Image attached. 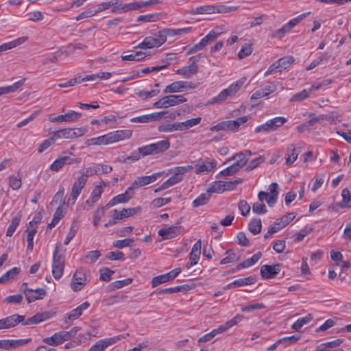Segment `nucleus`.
<instances>
[{
	"instance_id": "f257e3e1",
	"label": "nucleus",
	"mask_w": 351,
	"mask_h": 351,
	"mask_svg": "<svg viewBox=\"0 0 351 351\" xmlns=\"http://www.w3.org/2000/svg\"><path fill=\"white\" fill-rule=\"evenodd\" d=\"M90 270L85 268H80L75 271L73 276L71 287L74 291H80L90 281Z\"/></svg>"
},
{
	"instance_id": "f03ea898",
	"label": "nucleus",
	"mask_w": 351,
	"mask_h": 351,
	"mask_svg": "<svg viewBox=\"0 0 351 351\" xmlns=\"http://www.w3.org/2000/svg\"><path fill=\"white\" fill-rule=\"evenodd\" d=\"M64 256L59 253L56 246L53 254L52 274L56 280H59L63 274L64 268Z\"/></svg>"
},
{
	"instance_id": "7ed1b4c3",
	"label": "nucleus",
	"mask_w": 351,
	"mask_h": 351,
	"mask_svg": "<svg viewBox=\"0 0 351 351\" xmlns=\"http://www.w3.org/2000/svg\"><path fill=\"white\" fill-rule=\"evenodd\" d=\"M197 85L191 82L188 81H176L170 84L164 89L163 93H175L184 92L189 90L194 89Z\"/></svg>"
},
{
	"instance_id": "20e7f679",
	"label": "nucleus",
	"mask_w": 351,
	"mask_h": 351,
	"mask_svg": "<svg viewBox=\"0 0 351 351\" xmlns=\"http://www.w3.org/2000/svg\"><path fill=\"white\" fill-rule=\"evenodd\" d=\"M111 12L117 14L136 10L138 7V4L136 3H123V0H111Z\"/></svg>"
},
{
	"instance_id": "39448f33",
	"label": "nucleus",
	"mask_w": 351,
	"mask_h": 351,
	"mask_svg": "<svg viewBox=\"0 0 351 351\" xmlns=\"http://www.w3.org/2000/svg\"><path fill=\"white\" fill-rule=\"evenodd\" d=\"M132 131L129 130H117L109 132L105 134L106 144H111L120 141H123L126 138H129L132 136Z\"/></svg>"
},
{
	"instance_id": "423d86ee",
	"label": "nucleus",
	"mask_w": 351,
	"mask_h": 351,
	"mask_svg": "<svg viewBox=\"0 0 351 351\" xmlns=\"http://www.w3.org/2000/svg\"><path fill=\"white\" fill-rule=\"evenodd\" d=\"M165 43V38L161 36L158 33L157 38L152 36L145 37L142 43L134 47V49H151L153 47H158Z\"/></svg>"
},
{
	"instance_id": "0eeeda50",
	"label": "nucleus",
	"mask_w": 351,
	"mask_h": 351,
	"mask_svg": "<svg viewBox=\"0 0 351 351\" xmlns=\"http://www.w3.org/2000/svg\"><path fill=\"white\" fill-rule=\"evenodd\" d=\"M25 321V316L14 314L0 319V330L9 329L15 327Z\"/></svg>"
},
{
	"instance_id": "6e6552de",
	"label": "nucleus",
	"mask_w": 351,
	"mask_h": 351,
	"mask_svg": "<svg viewBox=\"0 0 351 351\" xmlns=\"http://www.w3.org/2000/svg\"><path fill=\"white\" fill-rule=\"evenodd\" d=\"M162 173L158 172L153 173L150 176L137 177L136 179L133 182L132 184L130 186V188H132V191H134L135 189L144 186L155 182L159 177H160Z\"/></svg>"
},
{
	"instance_id": "1a4fd4ad",
	"label": "nucleus",
	"mask_w": 351,
	"mask_h": 351,
	"mask_svg": "<svg viewBox=\"0 0 351 351\" xmlns=\"http://www.w3.org/2000/svg\"><path fill=\"white\" fill-rule=\"evenodd\" d=\"M121 340V336L100 339L92 346L88 351H104L106 348Z\"/></svg>"
},
{
	"instance_id": "9d476101",
	"label": "nucleus",
	"mask_w": 351,
	"mask_h": 351,
	"mask_svg": "<svg viewBox=\"0 0 351 351\" xmlns=\"http://www.w3.org/2000/svg\"><path fill=\"white\" fill-rule=\"evenodd\" d=\"M230 8L225 7L223 5L221 6H215V5H202L199 6L195 8L194 11V14H210L213 13H225L230 11Z\"/></svg>"
},
{
	"instance_id": "9b49d317",
	"label": "nucleus",
	"mask_w": 351,
	"mask_h": 351,
	"mask_svg": "<svg viewBox=\"0 0 351 351\" xmlns=\"http://www.w3.org/2000/svg\"><path fill=\"white\" fill-rule=\"evenodd\" d=\"M183 228L180 226H171L167 228H163L158 230V234L164 240H168L179 235Z\"/></svg>"
},
{
	"instance_id": "f8f14e48",
	"label": "nucleus",
	"mask_w": 351,
	"mask_h": 351,
	"mask_svg": "<svg viewBox=\"0 0 351 351\" xmlns=\"http://www.w3.org/2000/svg\"><path fill=\"white\" fill-rule=\"evenodd\" d=\"M134 195V191L132 188L129 186L125 193L119 194L113 197L109 202L106 204L107 208H110L112 206H115L119 203L128 202Z\"/></svg>"
},
{
	"instance_id": "ddd939ff",
	"label": "nucleus",
	"mask_w": 351,
	"mask_h": 351,
	"mask_svg": "<svg viewBox=\"0 0 351 351\" xmlns=\"http://www.w3.org/2000/svg\"><path fill=\"white\" fill-rule=\"evenodd\" d=\"M31 341V338L22 339H1L0 340V349H14L17 347L22 346L25 344L30 343Z\"/></svg>"
},
{
	"instance_id": "4468645a",
	"label": "nucleus",
	"mask_w": 351,
	"mask_h": 351,
	"mask_svg": "<svg viewBox=\"0 0 351 351\" xmlns=\"http://www.w3.org/2000/svg\"><path fill=\"white\" fill-rule=\"evenodd\" d=\"M281 268L282 265L280 264L264 265L261 268V275L265 279H271L280 272Z\"/></svg>"
},
{
	"instance_id": "2eb2a0df",
	"label": "nucleus",
	"mask_w": 351,
	"mask_h": 351,
	"mask_svg": "<svg viewBox=\"0 0 351 351\" xmlns=\"http://www.w3.org/2000/svg\"><path fill=\"white\" fill-rule=\"evenodd\" d=\"M141 210L140 207L123 208L122 210L119 212L117 210L114 209L110 211V216L112 218L117 219H122L131 216H133L138 213Z\"/></svg>"
},
{
	"instance_id": "dca6fc26",
	"label": "nucleus",
	"mask_w": 351,
	"mask_h": 351,
	"mask_svg": "<svg viewBox=\"0 0 351 351\" xmlns=\"http://www.w3.org/2000/svg\"><path fill=\"white\" fill-rule=\"evenodd\" d=\"M167 113V112L162 111L149 114L141 115L139 117H133L130 121L133 123H149L160 119L162 115Z\"/></svg>"
},
{
	"instance_id": "f3484780",
	"label": "nucleus",
	"mask_w": 351,
	"mask_h": 351,
	"mask_svg": "<svg viewBox=\"0 0 351 351\" xmlns=\"http://www.w3.org/2000/svg\"><path fill=\"white\" fill-rule=\"evenodd\" d=\"M54 313L45 311L43 313H38L34 316L28 318L25 322L23 323L24 325H33V324H39L43 321L47 320L49 318H51Z\"/></svg>"
},
{
	"instance_id": "a211bd4d",
	"label": "nucleus",
	"mask_w": 351,
	"mask_h": 351,
	"mask_svg": "<svg viewBox=\"0 0 351 351\" xmlns=\"http://www.w3.org/2000/svg\"><path fill=\"white\" fill-rule=\"evenodd\" d=\"M198 71V66L193 60L192 63L189 66H183L176 70V73L183 75L185 78H191L195 75Z\"/></svg>"
},
{
	"instance_id": "6ab92c4d",
	"label": "nucleus",
	"mask_w": 351,
	"mask_h": 351,
	"mask_svg": "<svg viewBox=\"0 0 351 351\" xmlns=\"http://www.w3.org/2000/svg\"><path fill=\"white\" fill-rule=\"evenodd\" d=\"M300 152V147L297 148L293 144L288 145L285 154L286 165H291L297 160Z\"/></svg>"
},
{
	"instance_id": "aec40b11",
	"label": "nucleus",
	"mask_w": 351,
	"mask_h": 351,
	"mask_svg": "<svg viewBox=\"0 0 351 351\" xmlns=\"http://www.w3.org/2000/svg\"><path fill=\"white\" fill-rule=\"evenodd\" d=\"M276 90L277 86L275 84H271L268 86H266L263 88L258 90L254 93L251 96V99H258L268 96L269 94L275 92Z\"/></svg>"
},
{
	"instance_id": "412c9836",
	"label": "nucleus",
	"mask_w": 351,
	"mask_h": 351,
	"mask_svg": "<svg viewBox=\"0 0 351 351\" xmlns=\"http://www.w3.org/2000/svg\"><path fill=\"white\" fill-rule=\"evenodd\" d=\"M47 295V291L45 289L37 288L36 289H32L29 293L26 294V300L28 303H32L37 300H42Z\"/></svg>"
},
{
	"instance_id": "4be33fe9",
	"label": "nucleus",
	"mask_w": 351,
	"mask_h": 351,
	"mask_svg": "<svg viewBox=\"0 0 351 351\" xmlns=\"http://www.w3.org/2000/svg\"><path fill=\"white\" fill-rule=\"evenodd\" d=\"M153 149L154 155L162 154L167 151L170 147V142L168 139L159 141L154 143H151Z\"/></svg>"
},
{
	"instance_id": "5701e85b",
	"label": "nucleus",
	"mask_w": 351,
	"mask_h": 351,
	"mask_svg": "<svg viewBox=\"0 0 351 351\" xmlns=\"http://www.w3.org/2000/svg\"><path fill=\"white\" fill-rule=\"evenodd\" d=\"M89 306L90 303L88 302H84L76 308L72 310L70 313L66 314L68 319L71 320L77 319L82 314V312L84 310H86Z\"/></svg>"
},
{
	"instance_id": "b1692460",
	"label": "nucleus",
	"mask_w": 351,
	"mask_h": 351,
	"mask_svg": "<svg viewBox=\"0 0 351 351\" xmlns=\"http://www.w3.org/2000/svg\"><path fill=\"white\" fill-rule=\"evenodd\" d=\"M165 98L166 101L165 104H167V108L174 106L186 101V99L184 96L180 95H170L168 96H165Z\"/></svg>"
},
{
	"instance_id": "393cba45",
	"label": "nucleus",
	"mask_w": 351,
	"mask_h": 351,
	"mask_svg": "<svg viewBox=\"0 0 351 351\" xmlns=\"http://www.w3.org/2000/svg\"><path fill=\"white\" fill-rule=\"evenodd\" d=\"M217 162L215 160H206L202 165H198L196 166L195 172L196 173H199L202 172L211 171L213 169L215 168Z\"/></svg>"
},
{
	"instance_id": "a878e982",
	"label": "nucleus",
	"mask_w": 351,
	"mask_h": 351,
	"mask_svg": "<svg viewBox=\"0 0 351 351\" xmlns=\"http://www.w3.org/2000/svg\"><path fill=\"white\" fill-rule=\"evenodd\" d=\"M262 254L261 252H258L256 254H254L251 258H247L243 261L242 263H239L237 266V269L238 270L242 269V268H247L250 266L254 265L255 263H256L258 260L261 258Z\"/></svg>"
},
{
	"instance_id": "bb28decb",
	"label": "nucleus",
	"mask_w": 351,
	"mask_h": 351,
	"mask_svg": "<svg viewBox=\"0 0 351 351\" xmlns=\"http://www.w3.org/2000/svg\"><path fill=\"white\" fill-rule=\"evenodd\" d=\"M287 121V119L283 117H276L269 119L267 122L269 125L270 132L276 130Z\"/></svg>"
},
{
	"instance_id": "cd10ccee",
	"label": "nucleus",
	"mask_w": 351,
	"mask_h": 351,
	"mask_svg": "<svg viewBox=\"0 0 351 351\" xmlns=\"http://www.w3.org/2000/svg\"><path fill=\"white\" fill-rule=\"evenodd\" d=\"M202 119L201 117L192 118L183 122H178L179 131L186 130L193 126L198 125Z\"/></svg>"
},
{
	"instance_id": "c85d7f7f",
	"label": "nucleus",
	"mask_w": 351,
	"mask_h": 351,
	"mask_svg": "<svg viewBox=\"0 0 351 351\" xmlns=\"http://www.w3.org/2000/svg\"><path fill=\"white\" fill-rule=\"evenodd\" d=\"M43 341L51 346H57L63 343L60 332L54 333L51 337L44 338Z\"/></svg>"
},
{
	"instance_id": "c756f323",
	"label": "nucleus",
	"mask_w": 351,
	"mask_h": 351,
	"mask_svg": "<svg viewBox=\"0 0 351 351\" xmlns=\"http://www.w3.org/2000/svg\"><path fill=\"white\" fill-rule=\"evenodd\" d=\"M293 61L294 60L292 56H287L280 58L274 63L276 64L278 71H281L282 70L287 69Z\"/></svg>"
},
{
	"instance_id": "7c9ffc66",
	"label": "nucleus",
	"mask_w": 351,
	"mask_h": 351,
	"mask_svg": "<svg viewBox=\"0 0 351 351\" xmlns=\"http://www.w3.org/2000/svg\"><path fill=\"white\" fill-rule=\"evenodd\" d=\"M53 138L57 141L58 139H72L71 128L61 129L52 132Z\"/></svg>"
},
{
	"instance_id": "2f4dec72",
	"label": "nucleus",
	"mask_w": 351,
	"mask_h": 351,
	"mask_svg": "<svg viewBox=\"0 0 351 351\" xmlns=\"http://www.w3.org/2000/svg\"><path fill=\"white\" fill-rule=\"evenodd\" d=\"M235 120L223 121L216 125L213 128L216 130H235L238 129Z\"/></svg>"
},
{
	"instance_id": "473e14b6",
	"label": "nucleus",
	"mask_w": 351,
	"mask_h": 351,
	"mask_svg": "<svg viewBox=\"0 0 351 351\" xmlns=\"http://www.w3.org/2000/svg\"><path fill=\"white\" fill-rule=\"evenodd\" d=\"M256 282V278L252 276H249L247 278H239L234 280L230 285H228V287L231 288L233 287H242L245 285H252Z\"/></svg>"
},
{
	"instance_id": "72a5a7b5",
	"label": "nucleus",
	"mask_w": 351,
	"mask_h": 351,
	"mask_svg": "<svg viewBox=\"0 0 351 351\" xmlns=\"http://www.w3.org/2000/svg\"><path fill=\"white\" fill-rule=\"evenodd\" d=\"M191 289V287L189 285H184L180 286H176L173 287L161 289L158 291L159 294H171L177 293L179 291H186Z\"/></svg>"
},
{
	"instance_id": "f704fd0d",
	"label": "nucleus",
	"mask_w": 351,
	"mask_h": 351,
	"mask_svg": "<svg viewBox=\"0 0 351 351\" xmlns=\"http://www.w3.org/2000/svg\"><path fill=\"white\" fill-rule=\"evenodd\" d=\"M308 14H310V12L300 14L297 17L290 20L284 25L289 32L294 27H295L301 21L305 19Z\"/></svg>"
},
{
	"instance_id": "c9c22d12",
	"label": "nucleus",
	"mask_w": 351,
	"mask_h": 351,
	"mask_svg": "<svg viewBox=\"0 0 351 351\" xmlns=\"http://www.w3.org/2000/svg\"><path fill=\"white\" fill-rule=\"evenodd\" d=\"M313 319L311 314H308L306 317L298 319L291 326V328L295 330H299L304 325L308 324Z\"/></svg>"
},
{
	"instance_id": "e433bc0d",
	"label": "nucleus",
	"mask_w": 351,
	"mask_h": 351,
	"mask_svg": "<svg viewBox=\"0 0 351 351\" xmlns=\"http://www.w3.org/2000/svg\"><path fill=\"white\" fill-rule=\"evenodd\" d=\"M210 198V193L208 191L204 193H202L200 195H199L193 202V206L194 207H199L200 206H203L207 204L208 200Z\"/></svg>"
},
{
	"instance_id": "4c0bfd02",
	"label": "nucleus",
	"mask_w": 351,
	"mask_h": 351,
	"mask_svg": "<svg viewBox=\"0 0 351 351\" xmlns=\"http://www.w3.org/2000/svg\"><path fill=\"white\" fill-rule=\"evenodd\" d=\"M37 232L36 228H29L27 227L25 230V233L27 234V250L32 251L34 247V237L36 233Z\"/></svg>"
},
{
	"instance_id": "58836bf2",
	"label": "nucleus",
	"mask_w": 351,
	"mask_h": 351,
	"mask_svg": "<svg viewBox=\"0 0 351 351\" xmlns=\"http://www.w3.org/2000/svg\"><path fill=\"white\" fill-rule=\"evenodd\" d=\"M21 215L19 213L17 215L14 217L12 219L11 223L9 225L7 231H6V236L7 237H11L12 236L13 233L16 230L17 226H19L20 221H21Z\"/></svg>"
},
{
	"instance_id": "ea45409f",
	"label": "nucleus",
	"mask_w": 351,
	"mask_h": 351,
	"mask_svg": "<svg viewBox=\"0 0 351 351\" xmlns=\"http://www.w3.org/2000/svg\"><path fill=\"white\" fill-rule=\"evenodd\" d=\"M100 171V165L93 164V165L86 168L82 172V175L88 180V178L94 175L99 174Z\"/></svg>"
},
{
	"instance_id": "a19ab883",
	"label": "nucleus",
	"mask_w": 351,
	"mask_h": 351,
	"mask_svg": "<svg viewBox=\"0 0 351 351\" xmlns=\"http://www.w3.org/2000/svg\"><path fill=\"white\" fill-rule=\"evenodd\" d=\"M226 254H227V256L221 260V265L234 263L239 259V256L234 252L233 250H228Z\"/></svg>"
},
{
	"instance_id": "79ce46f5",
	"label": "nucleus",
	"mask_w": 351,
	"mask_h": 351,
	"mask_svg": "<svg viewBox=\"0 0 351 351\" xmlns=\"http://www.w3.org/2000/svg\"><path fill=\"white\" fill-rule=\"evenodd\" d=\"M262 228L261 220L260 219H253L249 223V230L254 234H258L261 232Z\"/></svg>"
},
{
	"instance_id": "37998d69",
	"label": "nucleus",
	"mask_w": 351,
	"mask_h": 351,
	"mask_svg": "<svg viewBox=\"0 0 351 351\" xmlns=\"http://www.w3.org/2000/svg\"><path fill=\"white\" fill-rule=\"evenodd\" d=\"M243 85V81L238 80L232 83L231 85L228 86V88L224 90L227 92L228 97H232L239 92V90H240Z\"/></svg>"
},
{
	"instance_id": "c03bdc74",
	"label": "nucleus",
	"mask_w": 351,
	"mask_h": 351,
	"mask_svg": "<svg viewBox=\"0 0 351 351\" xmlns=\"http://www.w3.org/2000/svg\"><path fill=\"white\" fill-rule=\"evenodd\" d=\"M234 159H237V161L233 163L234 166L240 170L243 168L247 162V158H245V153L239 152L233 156Z\"/></svg>"
},
{
	"instance_id": "a18cd8bd",
	"label": "nucleus",
	"mask_w": 351,
	"mask_h": 351,
	"mask_svg": "<svg viewBox=\"0 0 351 351\" xmlns=\"http://www.w3.org/2000/svg\"><path fill=\"white\" fill-rule=\"evenodd\" d=\"M234 159H237V161L233 163L234 166L240 170L243 168L247 162V158H245V153L239 152L233 156Z\"/></svg>"
},
{
	"instance_id": "49530a36",
	"label": "nucleus",
	"mask_w": 351,
	"mask_h": 351,
	"mask_svg": "<svg viewBox=\"0 0 351 351\" xmlns=\"http://www.w3.org/2000/svg\"><path fill=\"white\" fill-rule=\"evenodd\" d=\"M20 269L18 267L11 269L0 277V283H5L9 281L10 279H12L14 276L18 275Z\"/></svg>"
},
{
	"instance_id": "de8ad7c7",
	"label": "nucleus",
	"mask_w": 351,
	"mask_h": 351,
	"mask_svg": "<svg viewBox=\"0 0 351 351\" xmlns=\"http://www.w3.org/2000/svg\"><path fill=\"white\" fill-rule=\"evenodd\" d=\"M228 95L227 94V92L225 90H223L219 93L218 95L216 97L212 98L210 100H209L207 103L208 105H214V104H219L222 102L225 101L228 98Z\"/></svg>"
},
{
	"instance_id": "09e8293b",
	"label": "nucleus",
	"mask_w": 351,
	"mask_h": 351,
	"mask_svg": "<svg viewBox=\"0 0 351 351\" xmlns=\"http://www.w3.org/2000/svg\"><path fill=\"white\" fill-rule=\"evenodd\" d=\"M64 216V213L60 207H58L53 217V219L50 223H48L47 228L51 229L59 222V221Z\"/></svg>"
},
{
	"instance_id": "8fccbe9b",
	"label": "nucleus",
	"mask_w": 351,
	"mask_h": 351,
	"mask_svg": "<svg viewBox=\"0 0 351 351\" xmlns=\"http://www.w3.org/2000/svg\"><path fill=\"white\" fill-rule=\"evenodd\" d=\"M341 196L343 197L342 202L340 204L341 208H350L351 207V195L348 189H344L341 191Z\"/></svg>"
},
{
	"instance_id": "3c124183",
	"label": "nucleus",
	"mask_w": 351,
	"mask_h": 351,
	"mask_svg": "<svg viewBox=\"0 0 351 351\" xmlns=\"http://www.w3.org/2000/svg\"><path fill=\"white\" fill-rule=\"evenodd\" d=\"M108 208L104 206H98L93 214V224L95 226H97L99 223L101 218L104 215L106 210Z\"/></svg>"
},
{
	"instance_id": "603ef678",
	"label": "nucleus",
	"mask_w": 351,
	"mask_h": 351,
	"mask_svg": "<svg viewBox=\"0 0 351 351\" xmlns=\"http://www.w3.org/2000/svg\"><path fill=\"white\" fill-rule=\"evenodd\" d=\"M27 37L25 36L19 38L18 39H16L8 43L3 44V47L1 48L4 49V51L8 49H11L25 43L27 40Z\"/></svg>"
},
{
	"instance_id": "864d4df0",
	"label": "nucleus",
	"mask_w": 351,
	"mask_h": 351,
	"mask_svg": "<svg viewBox=\"0 0 351 351\" xmlns=\"http://www.w3.org/2000/svg\"><path fill=\"white\" fill-rule=\"evenodd\" d=\"M79 228L78 222L76 221H73L69 233L67 234L66 239L64 240V245H68L69 242L73 239V238L75 237V233L77 232V230Z\"/></svg>"
},
{
	"instance_id": "5fc2aeb1",
	"label": "nucleus",
	"mask_w": 351,
	"mask_h": 351,
	"mask_svg": "<svg viewBox=\"0 0 351 351\" xmlns=\"http://www.w3.org/2000/svg\"><path fill=\"white\" fill-rule=\"evenodd\" d=\"M310 93H311L310 90H307L306 89H304L301 92L298 93L293 95L291 97L289 101L291 102L302 101L306 99V98H308L310 96Z\"/></svg>"
},
{
	"instance_id": "6e6d98bb",
	"label": "nucleus",
	"mask_w": 351,
	"mask_h": 351,
	"mask_svg": "<svg viewBox=\"0 0 351 351\" xmlns=\"http://www.w3.org/2000/svg\"><path fill=\"white\" fill-rule=\"evenodd\" d=\"M81 329L80 327L75 326L72 328L69 331H60L62 339L63 342L70 340L71 338L75 337L77 332Z\"/></svg>"
},
{
	"instance_id": "4d7b16f0",
	"label": "nucleus",
	"mask_w": 351,
	"mask_h": 351,
	"mask_svg": "<svg viewBox=\"0 0 351 351\" xmlns=\"http://www.w3.org/2000/svg\"><path fill=\"white\" fill-rule=\"evenodd\" d=\"M134 242L133 239H125L123 240H117L113 243V246L118 249H122L125 247H130L131 249L132 248V245Z\"/></svg>"
},
{
	"instance_id": "13d9d810",
	"label": "nucleus",
	"mask_w": 351,
	"mask_h": 351,
	"mask_svg": "<svg viewBox=\"0 0 351 351\" xmlns=\"http://www.w3.org/2000/svg\"><path fill=\"white\" fill-rule=\"evenodd\" d=\"M295 217V216L294 213H288L287 215L282 216L280 219H277L276 223L280 225L282 228L293 220Z\"/></svg>"
},
{
	"instance_id": "bf43d9fd",
	"label": "nucleus",
	"mask_w": 351,
	"mask_h": 351,
	"mask_svg": "<svg viewBox=\"0 0 351 351\" xmlns=\"http://www.w3.org/2000/svg\"><path fill=\"white\" fill-rule=\"evenodd\" d=\"M300 339V335L285 337L278 340V343L284 344L285 347L296 343Z\"/></svg>"
},
{
	"instance_id": "052dcab7",
	"label": "nucleus",
	"mask_w": 351,
	"mask_h": 351,
	"mask_svg": "<svg viewBox=\"0 0 351 351\" xmlns=\"http://www.w3.org/2000/svg\"><path fill=\"white\" fill-rule=\"evenodd\" d=\"M265 305L263 303L248 304L241 308L243 312H252L255 310L263 309Z\"/></svg>"
},
{
	"instance_id": "680f3d73",
	"label": "nucleus",
	"mask_w": 351,
	"mask_h": 351,
	"mask_svg": "<svg viewBox=\"0 0 351 351\" xmlns=\"http://www.w3.org/2000/svg\"><path fill=\"white\" fill-rule=\"evenodd\" d=\"M208 43H210L205 36L197 44L189 49V53H195L204 48Z\"/></svg>"
},
{
	"instance_id": "e2e57ef3",
	"label": "nucleus",
	"mask_w": 351,
	"mask_h": 351,
	"mask_svg": "<svg viewBox=\"0 0 351 351\" xmlns=\"http://www.w3.org/2000/svg\"><path fill=\"white\" fill-rule=\"evenodd\" d=\"M160 93V90L158 89L152 90L149 91H145V90H139L136 95L142 98L143 99H147L148 98H151L152 97H154Z\"/></svg>"
},
{
	"instance_id": "0e129e2a",
	"label": "nucleus",
	"mask_w": 351,
	"mask_h": 351,
	"mask_svg": "<svg viewBox=\"0 0 351 351\" xmlns=\"http://www.w3.org/2000/svg\"><path fill=\"white\" fill-rule=\"evenodd\" d=\"M64 165H66V163H65L64 156H60L50 165L49 169L51 171H58Z\"/></svg>"
},
{
	"instance_id": "69168bd1",
	"label": "nucleus",
	"mask_w": 351,
	"mask_h": 351,
	"mask_svg": "<svg viewBox=\"0 0 351 351\" xmlns=\"http://www.w3.org/2000/svg\"><path fill=\"white\" fill-rule=\"evenodd\" d=\"M23 297L21 294H16L6 297L3 300L4 303L7 304H21L23 301Z\"/></svg>"
},
{
	"instance_id": "338daca9",
	"label": "nucleus",
	"mask_w": 351,
	"mask_h": 351,
	"mask_svg": "<svg viewBox=\"0 0 351 351\" xmlns=\"http://www.w3.org/2000/svg\"><path fill=\"white\" fill-rule=\"evenodd\" d=\"M101 256V253L99 250H93L88 252L85 256L86 263H95Z\"/></svg>"
},
{
	"instance_id": "774afa93",
	"label": "nucleus",
	"mask_w": 351,
	"mask_h": 351,
	"mask_svg": "<svg viewBox=\"0 0 351 351\" xmlns=\"http://www.w3.org/2000/svg\"><path fill=\"white\" fill-rule=\"evenodd\" d=\"M82 116L80 112L71 110L64 114V122H71L77 120Z\"/></svg>"
}]
</instances>
